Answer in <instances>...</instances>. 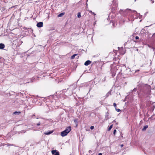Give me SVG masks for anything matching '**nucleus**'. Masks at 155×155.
Listing matches in <instances>:
<instances>
[{
	"label": "nucleus",
	"instance_id": "obj_1",
	"mask_svg": "<svg viewBox=\"0 0 155 155\" xmlns=\"http://www.w3.org/2000/svg\"><path fill=\"white\" fill-rule=\"evenodd\" d=\"M132 11L130 9H127L124 11L121 10L120 11L121 14H123V15L126 16L128 18V21L131 20L133 18V15L132 14Z\"/></svg>",
	"mask_w": 155,
	"mask_h": 155
},
{
	"label": "nucleus",
	"instance_id": "obj_2",
	"mask_svg": "<svg viewBox=\"0 0 155 155\" xmlns=\"http://www.w3.org/2000/svg\"><path fill=\"white\" fill-rule=\"evenodd\" d=\"M71 127L69 126L64 131L61 132V135L63 137L66 136L71 131Z\"/></svg>",
	"mask_w": 155,
	"mask_h": 155
},
{
	"label": "nucleus",
	"instance_id": "obj_3",
	"mask_svg": "<svg viewBox=\"0 0 155 155\" xmlns=\"http://www.w3.org/2000/svg\"><path fill=\"white\" fill-rule=\"evenodd\" d=\"M51 153L53 155H59V152L57 151L56 150H52L51 151Z\"/></svg>",
	"mask_w": 155,
	"mask_h": 155
},
{
	"label": "nucleus",
	"instance_id": "obj_4",
	"mask_svg": "<svg viewBox=\"0 0 155 155\" xmlns=\"http://www.w3.org/2000/svg\"><path fill=\"white\" fill-rule=\"evenodd\" d=\"M43 25V23L42 22H39L37 24V26L38 27L40 28L42 27Z\"/></svg>",
	"mask_w": 155,
	"mask_h": 155
},
{
	"label": "nucleus",
	"instance_id": "obj_5",
	"mask_svg": "<svg viewBox=\"0 0 155 155\" xmlns=\"http://www.w3.org/2000/svg\"><path fill=\"white\" fill-rule=\"evenodd\" d=\"M91 62L90 60H87L85 62L84 64L85 66H87L90 64L91 63Z\"/></svg>",
	"mask_w": 155,
	"mask_h": 155
},
{
	"label": "nucleus",
	"instance_id": "obj_6",
	"mask_svg": "<svg viewBox=\"0 0 155 155\" xmlns=\"http://www.w3.org/2000/svg\"><path fill=\"white\" fill-rule=\"evenodd\" d=\"M113 5L112 7L114 8H115L117 7L118 6V4L117 3H116L115 4H114V1H113Z\"/></svg>",
	"mask_w": 155,
	"mask_h": 155
},
{
	"label": "nucleus",
	"instance_id": "obj_7",
	"mask_svg": "<svg viewBox=\"0 0 155 155\" xmlns=\"http://www.w3.org/2000/svg\"><path fill=\"white\" fill-rule=\"evenodd\" d=\"M5 47V45L4 44L2 43H0V49H2L4 48Z\"/></svg>",
	"mask_w": 155,
	"mask_h": 155
},
{
	"label": "nucleus",
	"instance_id": "obj_8",
	"mask_svg": "<svg viewBox=\"0 0 155 155\" xmlns=\"http://www.w3.org/2000/svg\"><path fill=\"white\" fill-rule=\"evenodd\" d=\"M53 132L52 131H49V132H45L44 134L45 135H49L51 133H52Z\"/></svg>",
	"mask_w": 155,
	"mask_h": 155
},
{
	"label": "nucleus",
	"instance_id": "obj_9",
	"mask_svg": "<svg viewBox=\"0 0 155 155\" xmlns=\"http://www.w3.org/2000/svg\"><path fill=\"white\" fill-rule=\"evenodd\" d=\"M78 55V54H73V55H72L71 57V59H74L75 56H76L77 55Z\"/></svg>",
	"mask_w": 155,
	"mask_h": 155
},
{
	"label": "nucleus",
	"instance_id": "obj_10",
	"mask_svg": "<svg viewBox=\"0 0 155 155\" xmlns=\"http://www.w3.org/2000/svg\"><path fill=\"white\" fill-rule=\"evenodd\" d=\"M111 72H112V76L113 77H114L115 76V72H113V69H111Z\"/></svg>",
	"mask_w": 155,
	"mask_h": 155
},
{
	"label": "nucleus",
	"instance_id": "obj_11",
	"mask_svg": "<svg viewBox=\"0 0 155 155\" xmlns=\"http://www.w3.org/2000/svg\"><path fill=\"white\" fill-rule=\"evenodd\" d=\"M148 127V126L147 125H145L144 126L142 130L143 131H144L146 130V129Z\"/></svg>",
	"mask_w": 155,
	"mask_h": 155
},
{
	"label": "nucleus",
	"instance_id": "obj_12",
	"mask_svg": "<svg viewBox=\"0 0 155 155\" xmlns=\"http://www.w3.org/2000/svg\"><path fill=\"white\" fill-rule=\"evenodd\" d=\"M64 13H61L59 15H58V17H62V16L64 15Z\"/></svg>",
	"mask_w": 155,
	"mask_h": 155
},
{
	"label": "nucleus",
	"instance_id": "obj_13",
	"mask_svg": "<svg viewBox=\"0 0 155 155\" xmlns=\"http://www.w3.org/2000/svg\"><path fill=\"white\" fill-rule=\"evenodd\" d=\"M137 89L136 88H135L133 90H131L130 92V93H133L134 92H135L136 91H137Z\"/></svg>",
	"mask_w": 155,
	"mask_h": 155
},
{
	"label": "nucleus",
	"instance_id": "obj_14",
	"mask_svg": "<svg viewBox=\"0 0 155 155\" xmlns=\"http://www.w3.org/2000/svg\"><path fill=\"white\" fill-rule=\"evenodd\" d=\"M147 87H148V90L147 91V93H150V87L149 86H147Z\"/></svg>",
	"mask_w": 155,
	"mask_h": 155
},
{
	"label": "nucleus",
	"instance_id": "obj_15",
	"mask_svg": "<svg viewBox=\"0 0 155 155\" xmlns=\"http://www.w3.org/2000/svg\"><path fill=\"white\" fill-rule=\"evenodd\" d=\"M20 113H21L20 112L15 111L13 113V114H18Z\"/></svg>",
	"mask_w": 155,
	"mask_h": 155
},
{
	"label": "nucleus",
	"instance_id": "obj_16",
	"mask_svg": "<svg viewBox=\"0 0 155 155\" xmlns=\"http://www.w3.org/2000/svg\"><path fill=\"white\" fill-rule=\"evenodd\" d=\"M77 16L78 18H80L81 17V13L80 12L78 13Z\"/></svg>",
	"mask_w": 155,
	"mask_h": 155
},
{
	"label": "nucleus",
	"instance_id": "obj_17",
	"mask_svg": "<svg viewBox=\"0 0 155 155\" xmlns=\"http://www.w3.org/2000/svg\"><path fill=\"white\" fill-rule=\"evenodd\" d=\"M112 126H113V125H111L108 128V131L110 130L111 129V128L112 127Z\"/></svg>",
	"mask_w": 155,
	"mask_h": 155
},
{
	"label": "nucleus",
	"instance_id": "obj_18",
	"mask_svg": "<svg viewBox=\"0 0 155 155\" xmlns=\"http://www.w3.org/2000/svg\"><path fill=\"white\" fill-rule=\"evenodd\" d=\"M6 145H7V146H13V144H9L8 143H7L6 144Z\"/></svg>",
	"mask_w": 155,
	"mask_h": 155
},
{
	"label": "nucleus",
	"instance_id": "obj_19",
	"mask_svg": "<svg viewBox=\"0 0 155 155\" xmlns=\"http://www.w3.org/2000/svg\"><path fill=\"white\" fill-rule=\"evenodd\" d=\"M113 106L115 107V108H116L117 107V104L115 103H114L113 104Z\"/></svg>",
	"mask_w": 155,
	"mask_h": 155
},
{
	"label": "nucleus",
	"instance_id": "obj_20",
	"mask_svg": "<svg viewBox=\"0 0 155 155\" xmlns=\"http://www.w3.org/2000/svg\"><path fill=\"white\" fill-rule=\"evenodd\" d=\"M115 109H116V111H117V112H118L120 111V110L119 109H117L116 108Z\"/></svg>",
	"mask_w": 155,
	"mask_h": 155
},
{
	"label": "nucleus",
	"instance_id": "obj_21",
	"mask_svg": "<svg viewBox=\"0 0 155 155\" xmlns=\"http://www.w3.org/2000/svg\"><path fill=\"white\" fill-rule=\"evenodd\" d=\"M116 130H114V131L113 134L114 135H115Z\"/></svg>",
	"mask_w": 155,
	"mask_h": 155
},
{
	"label": "nucleus",
	"instance_id": "obj_22",
	"mask_svg": "<svg viewBox=\"0 0 155 155\" xmlns=\"http://www.w3.org/2000/svg\"><path fill=\"white\" fill-rule=\"evenodd\" d=\"M112 25H113V26L115 27V23H114L113 22H112Z\"/></svg>",
	"mask_w": 155,
	"mask_h": 155
},
{
	"label": "nucleus",
	"instance_id": "obj_23",
	"mask_svg": "<svg viewBox=\"0 0 155 155\" xmlns=\"http://www.w3.org/2000/svg\"><path fill=\"white\" fill-rule=\"evenodd\" d=\"M90 128L91 130H92L94 128V127L93 126H91V127Z\"/></svg>",
	"mask_w": 155,
	"mask_h": 155
},
{
	"label": "nucleus",
	"instance_id": "obj_24",
	"mask_svg": "<svg viewBox=\"0 0 155 155\" xmlns=\"http://www.w3.org/2000/svg\"><path fill=\"white\" fill-rule=\"evenodd\" d=\"M41 124V123L40 122H39L38 123H37V124H36V125H37V126H39Z\"/></svg>",
	"mask_w": 155,
	"mask_h": 155
},
{
	"label": "nucleus",
	"instance_id": "obj_25",
	"mask_svg": "<svg viewBox=\"0 0 155 155\" xmlns=\"http://www.w3.org/2000/svg\"><path fill=\"white\" fill-rule=\"evenodd\" d=\"M86 0V6L87 7V5H88L87 3V2H88V0Z\"/></svg>",
	"mask_w": 155,
	"mask_h": 155
},
{
	"label": "nucleus",
	"instance_id": "obj_26",
	"mask_svg": "<svg viewBox=\"0 0 155 155\" xmlns=\"http://www.w3.org/2000/svg\"><path fill=\"white\" fill-rule=\"evenodd\" d=\"M139 70H135V72H138L139 71Z\"/></svg>",
	"mask_w": 155,
	"mask_h": 155
},
{
	"label": "nucleus",
	"instance_id": "obj_27",
	"mask_svg": "<svg viewBox=\"0 0 155 155\" xmlns=\"http://www.w3.org/2000/svg\"><path fill=\"white\" fill-rule=\"evenodd\" d=\"M135 38L136 39H138L139 38V37L138 36H137Z\"/></svg>",
	"mask_w": 155,
	"mask_h": 155
},
{
	"label": "nucleus",
	"instance_id": "obj_28",
	"mask_svg": "<svg viewBox=\"0 0 155 155\" xmlns=\"http://www.w3.org/2000/svg\"><path fill=\"white\" fill-rule=\"evenodd\" d=\"M26 132V131H24V130H22L21 133H25Z\"/></svg>",
	"mask_w": 155,
	"mask_h": 155
},
{
	"label": "nucleus",
	"instance_id": "obj_29",
	"mask_svg": "<svg viewBox=\"0 0 155 155\" xmlns=\"http://www.w3.org/2000/svg\"><path fill=\"white\" fill-rule=\"evenodd\" d=\"M35 115H34V114H33L32 116V118H34L35 117Z\"/></svg>",
	"mask_w": 155,
	"mask_h": 155
},
{
	"label": "nucleus",
	"instance_id": "obj_30",
	"mask_svg": "<svg viewBox=\"0 0 155 155\" xmlns=\"http://www.w3.org/2000/svg\"><path fill=\"white\" fill-rule=\"evenodd\" d=\"M89 152L90 153H92V151L91 150H89Z\"/></svg>",
	"mask_w": 155,
	"mask_h": 155
},
{
	"label": "nucleus",
	"instance_id": "obj_31",
	"mask_svg": "<svg viewBox=\"0 0 155 155\" xmlns=\"http://www.w3.org/2000/svg\"><path fill=\"white\" fill-rule=\"evenodd\" d=\"M109 92H108V93L107 94H106V96H107V97H108V95H109Z\"/></svg>",
	"mask_w": 155,
	"mask_h": 155
},
{
	"label": "nucleus",
	"instance_id": "obj_32",
	"mask_svg": "<svg viewBox=\"0 0 155 155\" xmlns=\"http://www.w3.org/2000/svg\"><path fill=\"white\" fill-rule=\"evenodd\" d=\"M124 145L123 144H121L120 145V146L121 147H122Z\"/></svg>",
	"mask_w": 155,
	"mask_h": 155
},
{
	"label": "nucleus",
	"instance_id": "obj_33",
	"mask_svg": "<svg viewBox=\"0 0 155 155\" xmlns=\"http://www.w3.org/2000/svg\"><path fill=\"white\" fill-rule=\"evenodd\" d=\"M98 155H102V154L101 153H100L98 154Z\"/></svg>",
	"mask_w": 155,
	"mask_h": 155
},
{
	"label": "nucleus",
	"instance_id": "obj_34",
	"mask_svg": "<svg viewBox=\"0 0 155 155\" xmlns=\"http://www.w3.org/2000/svg\"><path fill=\"white\" fill-rule=\"evenodd\" d=\"M81 3V1H80L78 2V3Z\"/></svg>",
	"mask_w": 155,
	"mask_h": 155
},
{
	"label": "nucleus",
	"instance_id": "obj_35",
	"mask_svg": "<svg viewBox=\"0 0 155 155\" xmlns=\"http://www.w3.org/2000/svg\"><path fill=\"white\" fill-rule=\"evenodd\" d=\"M152 49H153V51H154V49H155V48H153V47H152Z\"/></svg>",
	"mask_w": 155,
	"mask_h": 155
},
{
	"label": "nucleus",
	"instance_id": "obj_36",
	"mask_svg": "<svg viewBox=\"0 0 155 155\" xmlns=\"http://www.w3.org/2000/svg\"><path fill=\"white\" fill-rule=\"evenodd\" d=\"M152 117H153V116H152L151 117H149V119H150Z\"/></svg>",
	"mask_w": 155,
	"mask_h": 155
},
{
	"label": "nucleus",
	"instance_id": "obj_37",
	"mask_svg": "<svg viewBox=\"0 0 155 155\" xmlns=\"http://www.w3.org/2000/svg\"><path fill=\"white\" fill-rule=\"evenodd\" d=\"M147 12L146 13H145V15H147Z\"/></svg>",
	"mask_w": 155,
	"mask_h": 155
},
{
	"label": "nucleus",
	"instance_id": "obj_38",
	"mask_svg": "<svg viewBox=\"0 0 155 155\" xmlns=\"http://www.w3.org/2000/svg\"><path fill=\"white\" fill-rule=\"evenodd\" d=\"M90 12H92V11H90Z\"/></svg>",
	"mask_w": 155,
	"mask_h": 155
},
{
	"label": "nucleus",
	"instance_id": "obj_39",
	"mask_svg": "<svg viewBox=\"0 0 155 155\" xmlns=\"http://www.w3.org/2000/svg\"><path fill=\"white\" fill-rule=\"evenodd\" d=\"M76 120H74V122H76Z\"/></svg>",
	"mask_w": 155,
	"mask_h": 155
},
{
	"label": "nucleus",
	"instance_id": "obj_40",
	"mask_svg": "<svg viewBox=\"0 0 155 155\" xmlns=\"http://www.w3.org/2000/svg\"><path fill=\"white\" fill-rule=\"evenodd\" d=\"M133 12H136V11H133Z\"/></svg>",
	"mask_w": 155,
	"mask_h": 155
},
{
	"label": "nucleus",
	"instance_id": "obj_41",
	"mask_svg": "<svg viewBox=\"0 0 155 155\" xmlns=\"http://www.w3.org/2000/svg\"><path fill=\"white\" fill-rule=\"evenodd\" d=\"M93 14H94V12H93Z\"/></svg>",
	"mask_w": 155,
	"mask_h": 155
},
{
	"label": "nucleus",
	"instance_id": "obj_42",
	"mask_svg": "<svg viewBox=\"0 0 155 155\" xmlns=\"http://www.w3.org/2000/svg\"><path fill=\"white\" fill-rule=\"evenodd\" d=\"M110 15H111V14H110V15H109V16H110Z\"/></svg>",
	"mask_w": 155,
	"mask_h": 155
}]
</instances>
